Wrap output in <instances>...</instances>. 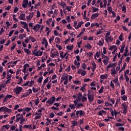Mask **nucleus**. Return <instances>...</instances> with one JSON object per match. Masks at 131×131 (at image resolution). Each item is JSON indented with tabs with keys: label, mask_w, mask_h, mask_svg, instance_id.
Masks as SVG:
<instances>
[{
	"label": "nucleus",
	"mask_w": 131,
	"mask_h": 131,
	"mask_svg": "<svg viewBox=\"0 0 131 131\" xmlns=\"http://www.w3.org/2000/svg\"><path fill=\"white\" fill-rule=\"evenodd\" d=\"M122 11L124 12V13L126 12V6L125 5H123Z\"/></svg>",
	"instance_id": "72a5a7b5"
},
{
	"label": "nucleus",
	"mask_w": 131,
	"mask_h": 131,
	"mask_svg": "<svg viewBox=\"0 0 131 131\" xmlns=\"http://www.w3.org/2000/svg\"><path fill=\"white\" fill-rule=\"evenodd\" d=\"M2 75V79H5V78H6V75H7V73L6 72V71L3 72Z\"/></svg>",
	"instance_id": "8fccbe9b"
},
{
	"label": "nucleus",
	"mask_w": 131,
	"mask_h": 131,
	"mask_svg": "<svg viewBox=\"0 0 131 131\" xmlns=\"http://www.w3.org/2000/svg\"><path fill=\"white\" fill-rule=\"evenodd\" d=\"M40 25L39 24H37L36 25H35L33 28H32V29H33V30H34V31L35 32H37V31H38V30H39V29H40Z\"/></svg>",
	"instance_id": "423d86ee"
},
{
	"label": "nucleus",
	"mask_w": 131,
	"mask_h": 131,
	"mask_svg": "<svg viewBox=\"0 0 131 131\" xmlns=\"http://www.w3.org/2000/svg\"><path fill=\"white\" fill-rule=\"evenodd\" d=\"M85 74H86V71L84 70L82 71L81 73V75H82V76H84Z\"/></svg>",
	"instance_id": "bf43d9fd"
},
{
	"label": "nucleus",
	"mask_w": 131,
	"mask_h": 131,
	"mask_svg": "<svg viewBox=\"0 0 131 131\" xmlns=\"http://www.w3.org/2000/svg\"><path fill=\"white\" fill-rule=\"evenodd\" d=\"M80 107H83V103H78L76 105V108H78Z\"/></svg>",
	"instance_id": "79ce46f5"
},
{
	"label": "nucleus",
	"mask_w": 131,
	"mask_h": 131,
	"mask_svg": "<svg viewBox=\"0 0 131 131\" xmlns=\"http://www.w3.org/2000/svg\"><path fill=\"white\" fill-rule=\"evenodd\" d=\"M122 106L123 108H124L123 110H127V106L126 105V104H125V103H122Z\"/></svg>",
	"instance_id": "c03bdc74"
},
{
	"label": "nucleus",
	"mask_w": 131,
	"mask_h": 131,
	"mask_svg": "<svg viewBox=\"0 0 131 131\" xmlns=\"http://www.w3.org/2000/svg\"><path fill=\"white\" fill-rule=\"evenodd\" d=\"M55 101L56 97L55 96H52L48 99L46 103H47V104H50V105H53V104H54V102H55Z\"/></svg>",
	"instance_id": "7ed1b4c3"
},
{
	"label": "nucleus",
	"mask_w": 131,
	"mask_h": 131,
	"mask_svg": "<svg viewBox=\"0 0 131 131\" xmlns=\"http://www.w3.org/2000/svg\"><path fill=\"white\" fill-rule=\"evenodd\" d=\"M16 122H19L20 121V120L21 119V117H20V114H17L16 115Z\"/></svg>",
	"instance_id": "2eb2a0df"
},
{
	"label": "nucleus",
	"mask_w": 131,
	"mask_h": 131,
	"mask_svg": "<svg viewBox=\"0 0 131 131\" xmlns=\"http://www.w3.org/2000/svg\"><path fill=\"white\" fill-rule=\"evenodd\" d=\"M43 41L45 42V48H48V46H49V43L48 42L47 39L44 38V39H43Z\"/></svg>",
	"instance_id": "f704fd0d"
},
{
	"label": "nucleus",
	"mask_w": 131,
	"mask_h": 131,
	"mask_svg": "<svg viewBox=\"0 0 131 131\" xmlns=\"http://www.w3.org/2000/svg\"><path fill=\"white\" fill-rule=\"evenodd\" d=\"M72 125L71 126V127L73 128V127H75V126H76L77 125V121L76 120L72 121Z\"/></svg>",
	"instance_id": "6ab92c4d"
},
{
	"label": "nucleus",
	"mask_w": 131,
	"mask_h": 131,
	"mask_svg": "<svg viewBox=\"0 0 131 131\" xmlns=\"http://www.w3.org/2000/svg\"><path fill=\"white\" fill-rule=\"evenodd\" d=\"M82 98V93L80 92L78 94V97L76 99V100H77V101H78V102H80V101H81Z\"/></svg>",
	"instance_id": "6e6552de"
},
{
	"label": "nucleus",
	"mask_w": 131,
	"mask_h": 131,
	"mask_svg": "<svg viewBox=\"0 0 131 131\" xmlns=\"http://www.w3.org/2000/svg\"><path fill=\"white\" fill-rule=\"evenodd\" d=\"M88 100V98H86L85 96H82L81 98L82 102H84L85 101H86Z\"/></svg>",
	"instance_id": "09e8293b"
},
{
	"label": "nucleus",
	"mask_w": 131,
	"mask_h": 131,
	"mask_svg": "<svg viewBox=\"0 0 131 131\" xmlns=\"http://www.w3.org/2000/svg\"><path fill=\"white\" fill-rule=\"evenodd\" d=\"M108 101L109 102H111L112 103V104H114V103H115V99H114V98H108Z\"/></svg>",
	"instance_id": "c756f323"
},
{
	"label": "nucleus",
	"mask_w": 131,
	"mask_h": 131,
	"mask_svg": "<svg viewBox=\"0 0 131 131\" xmlns=\"http://www.w3.org/2000/svg\"><path fill=\"white\" fill-rule=\"evenodd\" d=\"M20 23H21V25H24V27H23V28L26 29L27 27H28V25L25 22L20 21Z\"/></svg>",
	"instance_id": "b1692460"
},
{
	"label": "nucleus",
	"mask_w": 131,
	"mask_h": 131,
	"mask_svg": "<svg viewBox=\"0 0 131 131\" xmlns=\"http://www.w3.org/2000/svg\"><path fill=\"white\" fill-rule=\"evenodd\" d=\"M104 92V86H101L100 89L98 91L99 94H102Z\"/></svg>",
	"instance_id": "7c9ffc66"
},
{
	"label": "nucleus",
	"mask_w": 131,
	"mask_h": 131,
	"mask_svg": "<svg viewBox=\"0 0 131 131\" xmlns=\"http://www.w3.org/2000/svg\"><path fill=\"white\" fill-rule=\"evenodd\" d=\"M75 105L74 104H70L69 105V107L70 108H71V109H73V110H74L75 109Z\"/></svg>",
	"instance_id": "37998d69"
},
{
	"label": "nucleus",
	"mask_w": 131,
	"mask_h": 131,
	"mask_svg": "<svg viewBox=\"0 0 131 131\" xmlns=\"http://www.w3.org/2000/svg\"><path fill=\"white\" fill-rule=\"evenodd\" d=\"M71 8H72V6H67L66 9L69 12H70L71 11Z\"/></svg>",
	"instance_id": "69168bd1"
},
{
	"label": "nucleus",
	"mask_w": 131,
	"mask_h": 131,
	"mask_svg": "<svg viewBox=\"0 0 131 131\" xmlns=\"http://www.w3.org/2000/svg\"><path fill=\"white\" fill-rule=\"evenodd\" d=\"M31 110V108L30 107H27L25 109V111L27 112V113H28V112H29V111H30Z\"/></svg>",
	"instance_id": "774afa93"
},
{
	"label": "nucleus",
	"mask_w": 131,
	"mask_h": 131,
	"mask_svg": "<svg viewBox=\"0 0 131 131\" xmlns=\"http://www.w3.org/2000/svg\"><path fill=\"white\" fill-rule=\"evenodd\" d=\"M95 55L96 57H100L101 55V52H100V51L99 52H97Z\"/></svg>",
	"instance_id": "680f3d73"
},
{
	"label": "nucleus",
	"mask_w": 131,
	"mask_h": 131,
	"mask_svg": "<svg viewBox=\"0 0 131 131\" xmlns=\"http://www.w3.org/2000/svg\"><path fill=\"white\" fill-rule=\"evenodd\" d=\"M123 34L121 33L119 37V40H120L121 41H123V40H124V39H123V37H122Z\"/></svg>",
	"instance_id": "ea45409f"
},
{
	"label": "nucleus",
	"mask_w": 131,
	"mask_h": 131,
	"mask_svg": "<svg viewBox=\"0 0 131 131\" xmlns=\"http://www.w3.org/2000/svg\"><path fill=\"white\" fill-rule=\"evenodd\" d=\"M101 79H106L107 78V76L105 75H101L100 76Z\"/></svg>",
	"instance_id": "603ef678"
},
{
	"label": "nucleus",
	"mask_w": 131,
	"mask_h": 131,
	"mask_svg": "<svg viewBox=\"0 0 131 131\" xmlns=\"http://www.w3.org/2000/svg\"><path fill=\"white\" fill-rule=\"evenodd\" d=\"M2 128V130L5 129V128H6V129H9V128H10V126H9L8 125H3Z\"/></svg>",
	"instance_id": "2f4dec72"
},
{
	"label": "nucleus",
	"mask_w": 131,
	"mask_h": 131,
	"mask_svg": "<svg viewBox=\"0 0 131 131\" xmlns=\"http://www.w3.org/2000/svg\"><path fill=\"white\" fill-rule=\"evenodd\" d=\"M81 68H82L83 70H85V69L86 68V65L85 64V63L83 62L82 63Z\"/></svg>",
	"instance_id": "a18cd8bd"
},
{
	"label": "nucleus",
	"mask_w": 131,
	"mask_h": 131,
	"mask_svg": "<svg viewBox=\"0 0 131 131\" xmlns=\"http://www.w3.org/2000/svg\"><path fill=\"white\" fill-rule=\"evenodd\" d=\"M18 18L20 19V20H25V13L20 14Z\"/></svg>",
	"instance_id": "f3484780"
},
{
	"label": "nucleus",
	"mask_w": 131,
	"mask_h": 131,
	"mask_svg": "<svg viewBox=\"0 0 131 131\" xmlns=\"http://www.w3.org/2000/svg\"><path fill=\"white\" fill-rule=\"evenodd\" d=\"M39 103V99L37 98L36 100H35V104L36 105V106H37Z\"/></svg>",
	"instance_id": "864d4df0"
},
{
	"label": "nucleus",
	"mask_w": 131,
	"mask_h": 131,
	"mask_svg": "<svg viewBox=\"0 0 131 131\" xmlns=\"http://www.w3.org/2000/svg\"><path fill=\"white\" fill-rule=\"evenodd\" d=\"M24 127L25 128H29V129H31L32 128V125H25Z\"/></svg>",
	"instance_id": "393cba45"
},
{
	"label": "nucleus",
	"mask_w": 131,
	"mask_h": 131,
	"mask_svg": "<svg viewBox=\"0 0 131 131\" xmlns=\"http://www.w3.org/2000/svg\"><path fill=\"white\" fill-rule=\"evenodd\" d=\"M23 37H26V35L25 34L20 35L18 37L19 39H23Z\"/></svg>",
	"instance_id": "e433bc0d"
},
{
	"label": "nucleus",
	"mask_w": 131,
	"mask_h": 131,
	"mask_svg": "<svg viewBox=\"0 0 131 131\" xmlns=\"http://www.w3.org/2000/svg\"><path fill=\"white\" fill-rule=\"evenodd\" d=\"M32 91H33V93H37L38 92V89H35V88H34V87H33Z\"/></svg>",
	"instance_id": "13d9d810"
},
{
	"label": "nucleus",
	"mask_w": 131,
	"mask_h": 131,
	"mask_svg": "<svg viewBox=\"0 0 131 131\" xmlns=\"http://www.w3.org/2000/svg\"><path fill=\"white\" fill-rule=\"evenodd\" d=\"M49 115L50 118H54V117H55V114H54V113H51L49 114Z\"/></svg>",
	"instance_id": "3c124183"
},
{
	"label": "nucleus",
	"mask_w": 131,
	"mask_h": 131,
	"mask_svg": "<svg viewBox=\"0 0 131 131\" xmlns=\"http://www.w3.org/2000/svg\"><path fill=\"white\" fill-rule=\"evenodd\" d=\"M36 57H38L39 56L40 57L42 56V52H40L39 54L36 53L35 55Z\"/></svg>",
	"instance_id": "e2e57ef3"
},
{
	"label": "nucleus",
	"mask_w": 131,
	"mask_h": 131,
	"mask_svg": "<svg viewBox=\"0 0 131 131\" xmlns=\"http://www.w3.org/2000/svg\"><path fill=\"white\" fill-rule=\"evenodd\" d=\"M43 79V77H42V76L39 77L38 79V81L37 82H39L40 83L41 82V81H42V79Z\"/></svg>",
	"instance_id": "5fc2aeb1"
},
{
	"label": "nucleus",
	"mask_w": 131,
	"mask_h": 131,
	"mask_svg": "<svg viewBox=\"0 0 131 131\" xmlns=\"http://www.w3.org/2000/svg\"><path fill=\"white\" fill-rule=\"evenodd\" d=\"M87 96H88V100H89V102L92 103V102H93V101H94V98L95 97L94 96V94H88Z\"/></svg>",
	"instance_id": "39448f33"
},
{
	"label": "nucleus",
	"mask_w": 131,
	"mask_h": 131,
	"mask_svg": "<svg viewBox=\"0 0 131 131\" xmlns=\"http://www.w3.org/2000/svg\"><path fill=\"white\" fill-rule=\"evenodd\" d=\"M116 70H115V68L114 67H113L112 69H111V74L112 75H115V74H116Z\"/></svg>",
	"instance_id": "a211bd4d"
},
{
	"label": "nucleus",
	"mask_w": 131,
	"mask_h": 131,
	"mask_svg": "<svg viewBox=\"0 0 131 131\" xmlns=\"http://www.w3.org/2000/svg\"><path fill=\"white\" fill-rule=\"evenodd\" d=\"M103 114H107V112L102 110L100 111L98 113V115H99V116H103Z\"/></svg>",
	"instance_id": "4468645a"
},
{
	"label": "nucleus",
	"mask_w": 131,
	"mask_h": 131,
	"mask_svg": "<svg viewBox=\"0 0 131 131\" xmlns=\"http://www.w3.org/2000/svg\"><path fill=\"white\" fill-rule=\"evenodd\" d=\"M61 78H63L62 80H68V75L64 74L62 76Z\"/></svg>",
	"instance_id": "412c9836"
},
{
	"label": "nucleus",
	"mask_w": 131,
	"mask_h": 131,
	"mask_svg": "<svg viewBox=\"0 0 131 131\" xmlns=\"http://www.w3.org/2000/svg\"><path fill=\"white\" fill-rule=\"evenodd\" d=\"M100 15V13H94L91 16V19H95L96 18H97V17H99V15Z\"/></svg>",
	"instance_id": "ddd939ff"
},
{
	"label": "nucleus",
	"mask_w": 131,
	"mask_h": 131,
	"mask_svg": "<svg viewBox=\"0 0 131 131\" xmlns=\"http://www.w3.org/2000/svg\"><path fill=\"white\" fill-rule=\"evenodd\" d=\"M124 48H125V43L124 42H123L122 43L121 49L120 50V53H121V54H122V53H123V51H124Z\"/></svg>",
	"instance_id": "1a4fd4ad"
},
{
	"label": "nucleus",
	"mask_w": 131,
	"mask_h": 131,
	"mask_svg": "<svg viewBox=\"0 0 131 131\" xmlns=\"http://www.w3.org/2000/svg\"><path fill=\"white\" fill-rule=\"evenodd\" d=\"M75 112H76V117H75V118H78V117H82V116H83L84 114H85V113L84 111L82 110H80V111H74Z\"/></svg>",
	"instance_id": "f257e3e1"
},
{
	"label": "nucleus",
	"mask_w": 131,
	"mask_h": 131,
	"mask_svg": "<svg viewBox=\"0 0 131 131\" xmlns=\"http://www.w3.org/2000/svg\"><path fill=\"white\" fill-rule=\"evenodd\" d=\"M85 48H86V49H88V50H91L92 47L91 44H90L89 43H88V44L85 46Z\"/></svg>",
	"instance_id": "bb28decb"
},
{
	"label": "nucleus",
	"mask_w": 131,
	"mask_h": 131,
	"mask_svg": "<svg viewBox=\"0 0 131 131\" xmlns=\"http://www.w3.org/2000/svg\"><path fill=\"white\" fill-rule=\"evenodd\" d=\"M20 120V121L19 123L21 125L24 124V122H25V118H21V119Z\"/></svg>",
	"instance_id": "4c0bfd02"
},
{
	"label": "nucleus",
	"mask_w": 131,
	"mask_h": 131,
	"mask_svg": "<svg viewBox=\"0 0 131 131\" xmlns=\"http://www.w3.org/2000/svg\"><path fill=\"white\" fill-rule=\"evenodd\" d=\"M73 48H74L73 45H72V46L68 45L67 46V50H69V51H72V50H73Z\"/></svg>",
	"instance_id": "a878e982"
},
{
	"label": "nucleus",
	"mask_w": 131,
	"mask_h": 131,
	"mask_svg": "<svg viewBox=\"0 0 131 131\" xmlns=\"http://www.w3.org/2000/svg\"><path fill=\"white\" fill-rule=\"evenodd\" d=\"M1 110L2 112H4V113H6L8 112V113H11L12 112V110L8 108L7 107V106H2L1 107Z\"/></svg>",
	"instance_id": "20e7f679"
},
{
	"label": "nucleus",
	"mask_w": 131,
	"mask_h": 131,
	"mask_svg": "<svg viewBox=\"0 0 131 131\" xmlns=\"http://www.w3.org/2000/svg\"><path fill=\"white\" fill-rule=\"evenodd\" d=\"M27 67H29V64L26 63L24 66V69L22 70L24 73H26V69H27Z\"/></svg>",
	"instance_id": "9b49d317"
},
{
	"label": "nucleus",
	"mask_w": 131,
	"mask_h": 131,
	"mask_svg": "<svg viewBox=\"0 0 131 131\" xmlns=\"http://www.w3.org/2000/svg\"><path fill=\"white\" fill-rule=\"evenodd\" d=\"M124 76L126 79V81L127 82H128V81H129V78L128 77V76H127V75H126V73H125V72H124Z\"/></svg>",
	"instance_id": "473e14b6"
},
{
	"label": "nucleus",
	"mask_w": 131,
	"mask_h": 131,
	"mask_svg": "<svg viewBox=\"0 0 131 131\" xmlns=\"http://www.w3.org/2000/svg\"><path fill=\"white\" fill-rule=\"evenodd\" d=\"M121 99L123 101H127V96L125 95H123Z\"/></svg>",
	"instance_id": "a19ab883"
},
{
	"label": "nucleus",
	"mask_w": 131,
	"mask_h": 131,
	"mask_svg": "<svg viewBox=\"0 0 131 131\" xmlns=\"http://www.w3.org/2000/svg\"><path fill=\"white\" fill-rule=\"evenodd\" d=\"M18 61H19V60H16L15 61H10V62H9V63H7V65L8 64H13V65H16V64H17V63L18 62Z\"/></svg>",
	"instance_id": "c9c22d12"
},
{
	"label": "nucleus",
	"mask_w": 131,
	"mask_h": 131,
	"mask_svg": "<svg viewBox=\"0 0 131 131\" xmlns=\"http://www.w3.org/2000/svg\"><path fill=\"white\" fill-rule=\"evenodd\" d=\"M33 16H34V12H31L29 15L28 17H27V19L28 21H29V20H31L33 17Z\"/></svg>",
	"instance_id": "0eeeda50"
},
{
	"label": "nucleus",
	"mask_w": 131,
	"mask_h": 131,
	"mask_svg": "<svg viewBox=\"0 0 131 131\" xmlns=\"http://www.w3.org/2000/svg\"><path fill=\"white\" fill-rule=\"evenodd\" d=\"M92 64L93 66V68H92V71H93V72H95V70H96V69H97V64H96V63H95V62H93V63H92Z\"/></svg>",
	"instance_id": "f8f14e48"
},
{
	"label": "nucleus",
	"mask_w": 131,
	"mask_h": 131,
	"mask_svg": "<svg viewBox=\"0 0 131 131\" xmlns=\"http://www.w3.org/2000/svg\"><path fill=\"white\" fill-rule=\"evenodd\" d=\"M97 45L98 46H100V47H102V46L104 45V39H102V41L99 40Z\"/></svg>",
	"instance_id": "c85d7f7f"
},
{
	"label": "nucleus",
	"mask_w": 131,
	"mask_h": 131,
	"mask_svg": "<svg viewBox=\"0 0 131 131\" xmlns=\"http://www.w3.org/2000/svg\"><path fill=\"white\" fill-rule=\"evenodd\" d=\"M30 94L28 93V92L25 93L22 96L21 98H26L27 97H28Z\"/></svg>",
	"instance_id": "cd10ccee"
},
{
	"label": "nucleus",
	"mask_w": 131,
	"mask_h": 131,
	"mask_svg": "<svg viewBox=\"0 0 131 131\" xmlns=\"http://www.w3.org/2000/svg\"><path fill=\"white\" fill-rule=\"evenodd\" d=\"M37 50H38V47L37 46H36L35 47V50L33 51H32V53H33V55L34 56V55H35V52H37Z\"/></svg>",
	"instance_id": "49530a36"
},
{
	"label": "nucleus",
	"mask_w": 131,
	"mask_h": 131,
	"mask_svg": "<svg viewBox=\"0 0 131 131\" xmlns=\"http://www.w3.org/2000/svg\"><path fill=\"white\" fill-rule=\"evenodd\" d=\"M28 5V0H24L23 4L22 5L23 7L27 8V5Z\"/></svg>",
	"instance_id": "9d476101"
},
{
	"label": "nucleus",
	"mask_w": 131,
	"mask_h": 131,
	"mask_svg": "<svg viewBox=\"0 0 131 131\" xmlns=\"http://www.w3.org/2000/svg\"><path fill=\"white\" fill-rule=\"evenodd\" d=\"M46 120H47V122H46L47 125H50V123H51L52 121H51L49 118H47Z\"/></svg>",
	"instance_id": "4d7b16f0"
},
{
	"label": "nucleus",
	"mask_w": 131,
	"mask_h": 131,
	"mask_svg": "<svg viewBox=\"0 0 131 131\" xmlns=\"http://www.w3.org/2000/svg\"><path fill=\"white\" fill-rule=\"evenodd\" d=\"M92 9H93V12H99V9H98V8H96V7H92Z\"/></svg>",
	"instance_id": "58836bf2"
},
{
	"label": "nucleus",
	"mask_w": 131,
	"mask_h": 131,
	"mask_svg": "<svg viewBox=\"0 0 131 131\" xmlns=\"http://www.w3.org/2000/svg\"><path fill=\"white\" fill-rule=\"evenodd\" d=\"M93 55V54L92 53V52H90L89 53H87V56H88V57H91Z\"/></svg>",
	"instance_id": "338daca9"
},
{
	"label": "nucleus",
	"mask_w": 131,
	"mask_h": 131,
	"mask_svg": "<svg viewBox=\"0 0 131 131\" xmlns=\"http://www.w3.org/2000/svg\"><path fill=\"white\" fill-rule=\"evenodd\" d=\"M109 62V57H107V59H105L103 60V62L105 66L107 65L108 62Z\"/></svg>",
	"instance_id": "4be33fe9"
},
{
	"label": "nucleus",
	"mask_w": 131,
	"mask_h": 131,
	"mask_svg": "<svg viewBox=\"0 0 131 131\" xmlns=\"http://www.w3.org/2000/svg\"><path fill=\"white\" fill-rule=\"evenodd\" d=\"M84 24L83 21H81L79 22V23H78L77 26H78L79 28H80V27H81V25H82V24Z\"/></svg>",
	"instance_id": "6e6d98bb"
},
{
	"label": "nucleus",
	"mask_w": 131,
	"mask_h": 131,
	"mask_svg": "<svg viewBox=\"0 0 131 131\" xmlns=\"http://www.w3.org/2000/svg\"><path fill=\"white\" fill-rule=\"evenodd\" d=\"M103 2L104 3V5H103L104 8H106V6H107V0H103Z\"/></svg>",
	"instance_id": "0e129e2a"
},
{
	"label": "nucleus",
	"mask_w": 131,
	"mask_h": 131,
	"mask_svg": "<svg viewBox=\"0 0 131 131\" xmlns=\"http://www.w3.org/2000/svg\"><path fill=\"white\" fill-rule=\"evenodd\" d=\"M29 39H30L32 42H35V41H36V39H35L34 37H32L31 36H29Z\"/></svg>",
	"instance_id": "dca6fc26"
},
{
	"label": "nucleus",
	"mask_w": 131,
	"mask_h": 131,
	"mask_svg": "<svg viewBox=\"0 0 131 131\" xmlns=\"http://www.w3.org/2000/svg\"><path fill=\"white\" fill-rule=\"evenodd\" d=\"M24 50L25 53L28 54V55H30V54H31V51H30V50H28L27 48H24Z\"/></svg>",
	"instance_id": "aec40b11"
},
{
	"label": "nucleus",
	"mask_w": 131,
	"mask_h": 131,
	"mask_svg": "<svg viewBox=\"0 0 131 131\" xmlns=\"http://www.w3.org/2000/svg\"><path fill=\"white\" fill-rule=\"evenodd\" d=\"M55 52H53L51 55V57L52 58H55V57H59V53H58V52H56L55 53H54Z\"/></svg>",
	"instance_id": "5701e85b"
},
{
	"label": "nucleus",
	"mask_w": 131,
	"mask_h": 131,
	"mask_svg": "<svg viewBox=\"0 0 131 131\" xmlns=\"http://www.w3.org/2000/svg\"><path fill=\"white\" fill-rule=\"evenodd\" d=\"M23 91V88L21 86H18L15 88L13 91L15 93V95H19Z\"/></svg>",
	"instance_id": "f03ea898"
},
{
	"label": "nucleus",
	"mask_w": 131,
	"mask_h": 131,
	"mask_svg": "<svg viewBox=\"0 0 131 131\" xmlns=\"http://www.w3.org/2000/svg\"><path fill=\"white\" fill-rule=\"evenodd\" d=\"M116 126H123V125H124V123L123 124H121L120 123H116L115 124Z\"/></svg>",
	"instance_id": "de8ad7c7"
},
{
	"label": "nucleus",
	"mask_w": 131,
	"mask_h": 131,
	"mask_svg": "<svg viewBox=\"0 0 131 131\" xmlns=\"http://www.w3.org/2000/svg\"><path fill=\"white\" fill-rule=\"evenodd\" d=\"M56 48H57V49H58V50L59 51H61V50H62V47L61 46H60L59 45H56Z\"/></svg>",
	"instance_id": "052dcab7"
}]
</instances>
